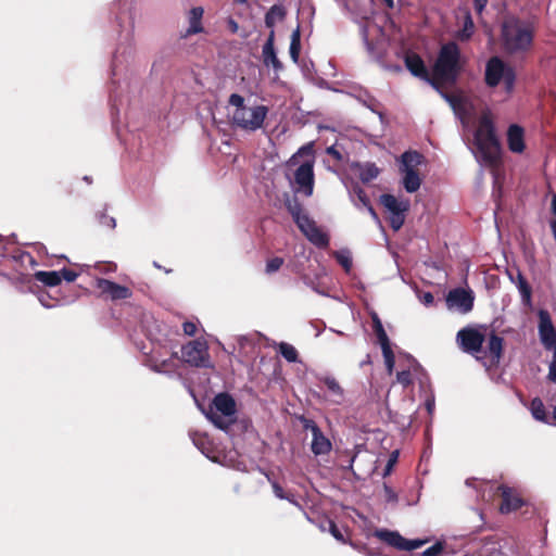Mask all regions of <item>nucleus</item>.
I'll return each instance as SVG.
<instances>
[{"label": "nucleus", "mask_w": 556, "mask_h": 556, "mask_svg": "<svg viewBox=\"0 0 556 556\" xmlns=\"http://www.w3.org/2000/svg\"><path fill=\"white\" fill-rule=\"evenodd\" d=\"M534 25L517 16L505 17L501 25V42L503 50L509 55H525L534 41Z\"/></svg>", "instance_id": "7ed1b4c3"}, {"label": "nucleus", "mask_w": 556, "mask_h": 556, "mask_svg": "<svg viewBox=\"0 0 556 556\" xmlns=\"http://www.w3.org/2000/svg\"><path fill=\"white\" fill-rule=\"evenodd\" d=\"M402 170L416 169L424 161V155L417 151H406L401 156Z\"/></svg>", "instance_id": "b1692460"}, {"label": "nucleus", "mask_w": 556, "mask_h": 556, "mask_svg": "<svg viewBox=\"0 0 556 556\" xmlns=\"http://www.w3.org/2000/svg\"><path fill=\"white\" fill-rule=\"evenodd\" d=\"M358 198L362 201L364 206H366L367 208H372L369 199L367 198V195L365 194V192L363 190H359Z\"/></svg>", "instance_id": "13d9d810"}, {"label": "nucleus", "mask_w": 556, "mask_h": 556, "mask_svg": "<svg viewBox=\"0 0 556 556\" xmlns=\"http://www.w3.org/2000/svg\"><path fill=\"white\" fill-rule=\"evenodd\" d=\"M11 257L14 262L20 263L22 266L29 265L30 267H35L37 265L35 257L26 251L16 250L12 253Z\"/></svg>", "instance_id": "473e14b6"}, {"label": "nucleus", "mask_w": 556, "mask_h": 556, "mask_svg": "<svg viewBox=\"0 0 556 556\" xmlns=\"http://www.w3.org/2000/svg\"><path fill=\"white\" fill-rule=\"evenodd\" d=\"M50 299V296L48 294H41L39 296V301L40 303L46 306V307H51L52 305L48 302V300Z\"/></svg>", "instance_id": "bf43d9fd"}, {"label": "nucleus", "mask_w": 556, "mask_h": 556, "mask_svg": "<svg viewBox=\"0 0 556 556\" xmlns=\"http://www.w3.org/2000/svg\"><path fill=\"white\" fill-rule=\"evenodd\" d=\"M489 0H473V8L478 14H481L485 9Z\"/></svg>", "instance_id": "864d4df0"}, {"label": "nucleus", "mask_w": 556, "mask_h": 556, "mask_svg": "<svg viewBox=\"0 0 556 556\" xmlns=\"http://www.w3.org/2000/svg\"><path fill=\"white\" fill-rule=\"evenodd\" d=\"M517 289L520 293L522 305L526 308L531 309L533 306V302H532V287L530 286V283L529 282L521 283L517 287Z\"/></svg>", "instance_id": "72a5a7b5"}, {"label": "nucleus", "mask_w": 556, "mask_h": 556, "mask_svg": "<svg viewBox=\"0 0 556 556\" xmlns=\"http://www.w3.org/2000/svg\"><path fill=\"white\" fill-rule=\"evenodd\" d=\"M464 64L460 49L455 41L442 45L432 65V86L455 85Z\"/></svg>", "instance_id": "20e7f679"}, {"label": "nucleus", "mask_w": 556, "mask_h": 556, "mask_svg": "<svg viewBox=\"0 0 556 556\" xmlns=\"http://www.w3.org/2000/svg\"><path fill=\"white\" fill-rule=\"evenodd\" d=\"M509 279L513 283H515L516 287H518L521 283L528 282L527 278L523 276V274L517 269L516 276L513 274H509Z\"/></svg>", "instance_id": "de8ad7c7"}, {"label": "nucleus", "mask_w": 556, "mask_h": 556, "mask_svg": "<svg viewBox=\"0 0 556 556\" xmlns=\"http://www.w3.org/2000/svg\"><path fill=\"white\" fill-rule=\"evenodd\" d=\"M330 440L323 433L320 429L314 430L313 440L311 444L312 452L318 455L328 454L331 451Z\"/></svg>", "instance_id": "aec40b11"}, {"label": "nucleus", "mask_w": 556, "mask_h": 556, "mask_svg": "<svg viewBox=\"0 0 556 556\" xmlns=\"http://www.w3.org/2000/svg\"><path fill=\"white\" fill-rule=\"evenodd\" d=\"M396 381L402 384L404 388L410 386L413 383V376L410 370H401L396 374Z\"/></svg>", "instance_id": "ea45409f"}, {"label": "nucleus", "mask_w": 556, "mask_h": 556, "mask_svg": "<svg viewBox=\"0 0 556 556\" xmlns=\"http://www.w3.org/2000/svg\"><path fill=\"white\" fill-rule=\"evenodd\" d=\"M383 490H384V493H386V496H387L388 501H396L397 500L396 493L387 483L383 484Z\"/></svg>", "instance_id": "603ef678"}, {"label": "nucleus", "mask_w": 556, "mask_h": 556, "mask_svg": "<svg viewBox=\"0 0 556 556\" xmlns=\"http://www.w3.org/2000/svg\"><path fill=\"white\" fill-rule=\"evenodd\" d=\"M529 409L535 420L544 424H549L545 405L540 397L536 396L531 400Z\"/></svg>", "instance_id": "a878e982"}, {"label": "nucleus", "mask_w": 556, "mask_h": 556, "mask_svg": "<svg viewBox=\"0 0 556 556\" xmlns=\"http://www.w3.org/2000/svg\"><path fill=\"white\" fill-rule=\"evenodd\" d=\"M406 68L415 77H418L432 85V73L430 74L421 56L415 52H407L404 56Z\"/></svg>", "instance_id": "dca6fc26"}, {"label": "nucleus", "mask_w": 556, "mask_h": 556, "mask_svg": "<svg viewBox=\"0 0 556 556\" xmlns=\"http://www.w3.org/2000/svg\"><path fill=\"white\" fill-rule=\"evenodd\" d=\"M300 52H301V31L300 26H298L291 35V42H290V58L294 63L299 62L300 59Z\"/></svg>", "instance_id": "cd10ccee"}, {"label": "nucleus", "mask_w": 556, "mask_h": 556, "mask_svg": "<svg viewBox=\"0 0 556 556\" xmlns=\"http://www.w3.org/2000/svg\"><path fill=\"white\" fill-rule=\"evenodd\" d=\"M279 352H280L281 356L289 363L298 362L299 353L293 345H291L287 342H281L279 344Z\"/></svg>", "instance_id": "c9c22d12"}, {"label": "nucleus", "mask_w": 556, "mask_h": 556, "mask_svg": "<svg viewBox=\"0 0 556 556\" xmlns=\"http://www.w3.org/2000/svg\"><path fill=\"white\" fill-rule=\"evenodd\" d=\"M96 218L99 222L100 226L103 228L112 230L116 226L115 218L108 215L105 211H99L96 215Z\"/></svg>", "instance_id": "e433bc0d"}, {"label": "nucleus", "mask_w": 556, "mask_h": 556, "mask_svg": "<svg viewBox=\"0 0 556 556\" xmlns=\"http://www.w3.org/2000/svg\"><path fill=\"white\" fill-rule=\"evenodd\" d=\"M350 545L353 546L354 548L359 549L361 552L365 553L368 556H376L377 555V553H375L374 551H371L370 548H368L365 545L359 547L357 544H355L353 542H350Z\"/></svg>", "instance_id": "6e6d98bb"}, {"label": "nucleus", "mask_w": 556, "mask_h": 556, "mask_svg": "<svg viewBox=\"0 0 556 556\" xmlns=\"http://www.w3.org/2000/svg\"><path fill=\"white\" fill-rule=\"evenodd\" d=\"M383 1H384L386 5H387L388 8H390V9H392V8L394 7V2H393V0H383Z\"/></svg>", "instance_id": "0e129e2a"}, {"label": "nucleus", "mask_w": 556, "mask_h": 556, "mask_svg": "<svg viewBox=\"0 0 556 556\" xmlns=\"http://www.w3.org/2000/svg\"><path fill=\"white\" fill-rule=\"evenodd\" d=\"M302 424L305 430H309L312 432V435L314 434V430L320 429L313 419L303 418Z\"/></svg>", "instance_id": "3c124183"}, {"label": "nucleus", "mask_w": 556, "mask_h": 556, "mask_svg": "<svg viewBox=\"0 0 556 556\" xmlns=\"http://www.w3.org/2000/svg\"><path fill=\"white\" fill-rule=\"evenodd\" d=\"M329 531L337 541L341 543H346V540L344 539L342 532L337 527L336 522L332 520H329Z\"/></svg>", "instance_id": "79ce46f5"}, {"label": "nucleus", "mask_w": 556, "mask_h": 556, "mask_svg": "<svg viewBox=\"0 0 556 556\" xmlns=\"http://www.w3.org/2000/svg\"><path fill=\"white\" fill-rule=\"evenodd\" d=\"M34 278L47 287H56L61 283V275L59 271L39 270L34 274Z\"/></svg>", "instance_id": "393cba45"}, {"label": "nucleus", "mask_w": 556, "mask_h": 556, "mask_svg": "<svg viewBox=\"0 0 556 556\" xmlns=\"http://www.w3.org/2000/svg\"><path fill=\"white\" fill-rule=\"evenodd\" d=\"M380 170L374 163H366L359 167V179L363 182H369L377 178Z\"/></svg>", "instance_id": "c756f323"}, {"label": "nucleus", "mask_w": 556, "mask_h": 556, "mask_svg": "<svg viewBox=\"0 0 556 556\" xmlns=\"http://www.w3.org/2000/svg\"><path fill=\"white\" fill-rule=\"evenodd\" d=\"M553 419H554V424L556 425V406L553 409Z\"/></svg>", "instance_id": "338daca9"}, {"label": "nucleus", "mask_w": 556, "mask_h": 556, "mask_svg": "<svg viewBox=\"0 0 556 556\" xmlns=\"http://www.w3.org/2000/svg\"><path fill=\"white\" fill-rule=\"evenodd\" d=\"M151 362H152L151 368L156 372H165L169 369V366H170L169 359H165L162 362H154V361H151Z\"/></svg>", "instance_id": "37998d69"}, {"label": "nucleus", "mask_w": 556, "mask_h": 556, "mask_svg": "<svg viewBox=\"0 0 556 556\" xmlns=\"http://www.w3.org/2000/svg\"><path fill=\"white\" fill-rule=\"evenodd\" d=\"M497 492L501 495L502 502L500 505V511L502 514H509L511 511H516L525 505L523 498L520 494L513 488H509L505 484H501L497 488Z\"/></svg>", "instance_id": "2eb2a0df"}, {"label": "nucleus", "mask_w": 556, "mask_h": 556, "mask_svg": "<svg viewBox=\"0 0 556 556\" xmlns=\"http://www.w3.org/2000/svg\"><path fill=\"white\" fill-rule=\"evenodd\" d=\"M371 321H372V330L377 337V340L381 346V350L390 349L391 343H390L389 337H388V334L383 328V325H382L377 313L371 314Z\"/></svg>", "instance_id": "5701e85b"}, {"label": "nucleus", "mask_w": 556, "mask_h": 556, "mask_svg": "<svg viewBox=\"0 0 556 556\" xmlns=\"http://www.w3.org/2000/svg\"><path fill=\"white\" fill-rule=\"evenodd\" d=\"M473 141L482 162L490 167H497L501 163V144L490 113L480 116Z\"/></svg>", "instance_id": "39448f33"}, {"label": "nucleus", "mask_w": 556, "mask_h": 556, "mask_svg": "<svg viewBox=\"0 0 556 556\" xmlns=\"http://www.w3.org/2000/svg\"><path fill=\"white\" fill-rule=\"evenodd\" d=\"M287 16V9L282 4H274L265 14L266 27L274 30L277 22H282Z\"/></svg>", "instance_id": "4be33fe9"}, {"label": "nucleus", "mask_w": 556, "mask_h": 556, "mask_svg": "<svg viewBox=\"0 0 556 556\" xmlns=\"http://www.w3.org/2000/svg\"><path fill=\"white\" fill-rule=\"evenodd\" d=\"M421 302H422L425 305H427V306H429V305L433 304V302H434V296H433V294H432L431 292H425V293L422 294V296H421Z\"/></svg>", "instance_id": "4d7b16f0"}, {"label": "nucleus", "mask_w": 556, "mask_h": 556, "mask_svg": "<svg viewBox=\"0 0 556 556\" xmlns=\"http://www.w3.org/2000/svg\"><path fill=\"white\" fill-rule=\"evenodd\" d=\"M372 535L387 545L394 547L399 551H414L421 547L427 541L426 540H408L401 535L397 531L389 529H376Z\"/></svg>", "instance_id": "f8f14e48"}, {"label": "nucleus", "mask_w": 556, "mask_h": 556, "mask_svg": "<svg viewBox=\"0 0 556 556\" xmlns=\"http://www.w3.org/2000/svg\"><path fill=\"white\" fill-rule=\"evenodd\" d=\"M228 26H229V29L231 30V33H237L238 31L239 26H238V23L236 21L230 18L228 21Z\"/></svg>", "instance_id": "052dcab7"}, {"label": "nucleus", "mask_w": 556, "mask_h": 556, "mask_svg": "<svg viewBox=\"0 0 556 556\" xmlns=\"http://www.w3.org/2000/svg\"><path fill=\"white\" fill-rule=\"evenodd\" d=\"M549 226H551V229L553 231V235H554V238L556 241V220L555 219L551 220Z\"/></svg>", "instance_id": "680f3d73"}, {"label": "nucleus", "mask_w": 556, "mask_h": 556, "mask_svg": "<svg viewBox=\"0 0 556 556\" xmlns=\"http://www.w3.org/2000/svg\"><path fill=\"white\" fill-rule=\"evenodd\" d=\"M388 215L386 216L387 222L390 227L397 231L401 229L405 222V211H386Z\"/></svg>", "instance_id": "7c9ffc66"}, {"label": "nucleus", "mask_w": 556, "mask_h": 556, "mask_svg": "<svg viewBox=\"0 0 556 556\" xmlns=\"http://www.w3.org/2000/svg\"><path fill=\"white\" fill-rule=\"evenodd\" d=\"M459 348L482 362L484 366H497L503 357L504 339L491 330L488 334L486 350H482L485 336L470 327L460 329L456 336Z\"/></svg>", "instance_id": "f257e3e1"}, {"label": "nucleus", "mask_w": 556, "mask_h": 556, "mask_svg": "<svg viewBox=\"0 0 556 556\" xmlns=\"http://www.w3.org/2000/svg\"><path fill=\"white\" fill-rule=\"evenodd\" d=\"M292 217L304 237L316 248L327 249L330 243L329 235L311 218L307 211H290Z\"/></svg>", "instance_id": "6e6552de"}, {"label": "nucleus", "mask_w": 556, "mask_h": 556, "mask_svg": "<svg viewBox=\"0 0 556 556\" xmlns=\"http://www.w3.org/2000/svg\"><path fill=\"white\" fill-rule=\"evenodd\" d=\"M326 153L328 155L332 156L337 161H341L342 160L341 153L333 146L332 147H328L326 149Z\"/></svg>", "instance_id": "5fc2aeb1"}, {"label": "nucleus", "mask_w": 556, "mask_h": 556, "mask_svg": "<svg viewBox=\"0 0 556 556\" xmlns=\"http://www.w3.org/2000/svg\"><path fill=\"white\" fill-rule=\"evenodd\" d=\"M432 406H433V404H431V403H428V404H427V408H428V410H429V412H431Z\"/></svg>", "instance_id": "774afa93"}, {"label": "nucleus", "mask_w": 556, "mask_h": 556, "mask_svg": "<svg viewBox=\"0 0 556 556\" xmlns=\"http://www.w3.org/2000/svg\"><path fill=\"white\" fill-rule=\"evenodd\" d=\"M285 261L282 257L275 256L267 261L265 271L267 274H273L278 271L283 265Z\"/></svg>", "instance_id": "58836bf2"}, {"label": "nucleus", "mask_w": 556, "mask_h": 556, "mask_svg": "<svg viewBox=\"0 0 556 556\" xmlns=\"http://www.w3.org/2000/svg\"><path fill=\"white\" fill-rule=\"evenodd\" d=\"M317 379L324 383L328 391L336 397L333 402L341 404L344 397V390L340 386L339 381L331 375H320L317 377Z\"/></svg>", "instance_id": "412c9836"}, {"label": "nucleus", "mask_w": 556, "mask_h": 556, "mask_svg": "<svg viewBox=\"0 0 556 556\" xmlns=\"http://www.w3.org/2000/svg\"><path fill=\"white\" fill-rule=\"evenodd\" d=\"M403 185L407 192H415L419 189L421 179L417 169L403 170Z\"/></svg>", "instance_id": "bb28decb"}, {"label": "nucleus", "mask_w": 556, "mask_h": 556, "mask_svg": "<svg viewBox=\"0 0 556 556\" xmlns=\"http://www.w3.org/2000/svg\"><path fill=\"white\" fill-rule=\"evenodd\" d=\"M473 302V292L464 288L452 289L446 295L447 307H456L463 314H467L472 311Z\"/></svg>", "instance_id": "ddd939ff"}, {"label": "nucleus", "mask_w": 556, "mask_h": 556, "mask_svg": "<svg viewBox=\"0 0 556 556\" xmlns=\"http://www.w3.org/2000/svg\"><path fill=\"white\" fill-rule=\"evenodd\" d=\"M369 212H370L371 216H372V217L377 220V223L380 225V219H379V217H378V215H377V211L371 210V211H369Z\"/></svg>", "instance_id": "e2e57ef3"}, {"label": "nucleus", "mask_w": 556, "mask_h": 556, "mask_svg": "<svg viewBox=\"0 0 556 556\" xmlns=\"http://www.w3.org/2000/svg\"><path fill=\"white\" fill-rule=\"evenodd\" d=\"M483 79L485 86L491 89L503 84L505 93L511 96L517 83V72L514 66L506 63L501 56L493 55L485 63Z\"/></svg>", "instance_id": "423d86ee"}, {"label": "nucleus", "mask_w": 556, "mask_h": 556, "mask_svg": "<svg viewBox=\"0 0 556 556\" xmlns=\"http://www.w3.org/2000/svg\"><path fill=\"white\" fill-rule=\"evenodd\" d=\"M315 150L314 142L302 146L288 161L287 168L292 170L289 177L295 193L311 197L315 186Z\"/></svg>", "instance_id": "f03ea898"}, {"label": "nucleus", "mask_w": 556, "mask_h": 556, "mask_svg": "<svg viewBox=\"0 0 556 556\" xmlns=\"http://www.w3.org/2000/svg\"><path fill=\"white\" fill-rule=\"evenodd\" d=\"M96 288L102 296L112 301L126 300L132 295V291L128 287L104 278H98L96 280Z\"/></svg>", "instance_id": "4468645a"}, {"label": "nucleus", "mask_w": 556, "mask_h": 556, "mask_svg": "<svg viewBox=\"0 0 556 556\" xmlns=\"http://www.w3.org/2000/svg\"><path fill=\"white\" fill-rule=\"evenodd\" d=\"M443 551L441 543H435L422 552V556H438Z\"/></svg>", "instance_id": "a18cd8bd"}, {"label": "nucleus", "mask_w": 556, "mask_h": 556, "mask_svg": "<svg viewBox=\"0 0 556 556\" xmlns=\"http://www.w3.org/2000/svg\"><path fill=\"white\" fill-rule=\"evenodd\" d=\"M475 31V24L470 13H467L464 18L463 28L456 34V38L460 41H468Z\"/></svg>", "instance_id": "c85d7f7f"}, {"label": "nucleus", "mask_w": 556, "mask_h": 556, "mask_svg": "<svg viewBox=\"0 0 556 556\" xmlns=\"http://www.w3.org/2000/svg\"><path fill=\"white\" fill-rule=\"evenodd\" d=\"M539 317V338L547 351H552L553 356L548 366L547 379L556 383V328L554 327L551 314L547 309H540Z\"/></svg>", "instance_id": "0eeeda50"}, {"label": "nucleus", "mask_w": 556, "mask_h": 556, "mask_svg": "<svg viewBox=\"0 0 556 556\" xmlns=\"http://www.w3.org/2000/svg\"><path fill=\"white\" fill-rule=\"evenodd\" d=\"M274 494L280 500H289L290 497L286 494L283 488L276 481L271 482Z\"/></svg>", "instance_id": "49530a36"}, {"label": "nucleus", "mask_w": 556, "mask_h": 556, "mask_svg": "<svg viewBox=\"0 0 556 556\" xmlns=\"http://www.w3.org/2000/svg\"><path fill=\"white\" fill-rule=\"evenodd\" d=\"M61 275V280L64 279L67 282H73L78 277V274L72 269L63 268L59 271Z\"/></svg>", "instance_id": "c03bdc74"}, {"label": "nucleus", "mask_w": 556, "mask_h": 556, "mask_svg": "<svg viewBox=\"0 0 556 556\" xmlns=\"http://www.w3.org/2000/svg\"><path fill=\"white\" fill-rule=\"evenodd\" d=\"M213 407L216 412L211 410L207 414L208 419L219 429L225 430L229 424L225 417H230L236 414V402L233 397L226 393H218L213 400Z\"/></svg>", "instance_id": "9d476101"}, {"label": "nucleus", "mask_w": 556, "mask_h": 556, "mask_svg": "<svg viewBox=\"0 0 556 556\" xmlns=\"http://www.w3.org/2000/svg\"><path fill=\"white\" fill-rule=\"evenodd\" d=\"M204 15V9L202 7H194L188 13V23L189 26L181 35L182 38H188L190 36L200 34L204 31V27L202 25V18Z\"/></svg>", "instance_id": "6ab92c4d"}, {"label": "nucleus", "mask_w": 556, "mask_h": 556, "mask_svg": "<svg viewBox=\"0 0 556 556\" xmlns=\"http://www.w3.org/2000/svg\"><path fill=\"white\" fill-rule=\"evenodd\" d=\"M508 149L514 153H522L526 149L523 128L517 124H513L507 130Z\"/></svg>", "instance_id": "f3484780"}, {"label": "nucleus", "mask_w": 556, "mask_h": 556, "mask_svg": "<svg viewBox=\"0 0 556 556\" xmlns=\"http://www.w3.org/2000/svg\"><path fill=\"white\" fill-rule=\"evenodd\" d=\"M332 256L342 266L346 274L351 271L353 262L349 250L333 251Z\"/></svg>", "instance_id": "2f4dec72"}, {"label": "nucleus", "mask_w": 556, "mask_h": 556, "mask_svg": "<svg viewBox=\"0 0 556 556\" xmlns=\"http://www.w3.org/2000/svg\"><path fill=\"white\" fill-rule=\"evenodd\" d=\"M267 114L268 108L265 105L235 110L232 113V124L243 130L255 131L263 126Z\"/></svg>", "instance_id": "1a4fd4ad"}, {"label": "nucleus", "mask_w": 556, "mask_h": 556, "mask_svg": "<svg viewBox=\"0 0 556 556\" xmlns=\"http://www.w3.org/2000/svg\"><path fill=\"white\" fill-rule=\"evenodd\" d=\"M181 359L192 367H211L208 346L206 342L201 340H193L182 345Z\"/></svg>", "instance_id": "9b49d317"}, {"label": "nucleus", "mask_w": 556, "mask_h": 556, "mask_svg": "<svg viewBox=\"0 0 556 556\" xmlns=\"http://www.w3.org/2000/svg\"><path fill=\"white\" fill-rule=\"evenodd\" d=\"M397 454H399L397 452H394L390 456V458H389V460H388V463L386 465L383 476H388L392 471V468H393L394 464L397 460Z\"/></svg>", "instance_id": "8fccbe9b"}, {"label": "nucleus", "mask_w": 556, "mask_h": 556, "mask_svg": "<svg viewBox=\"0 0 556 556\" xmlns=\"http://www.w3.org/2000/svg\"><path fill=\"white\" fill-rule=\"evenodd\" d=\"M228 103L232 106H235V110H240V109H248L249 106H247L244 104V98L239 94V93H232L230 94L229 99H228Z\"/></svg>", "instance_id": "a19ab883"}, {"label": "nucleus", "mask_w": 556, "mask_h": 556, "mask_svg": "<svg viewBox=\"0 0 556 556\" xmlns=\"http://www.w3.org/2000/svg\"><path fill=\"white\" fill-rule=\"evenodd\" d=\"M379 203L383 208H408V204H403L394 195L384 193L380 195Z\"/></svg>", "instance_id": "f704fd0d"}, {"label": "nucleus", "mask_w": 556, "mask_h": 556, "mask_svg": "<svg viewBox=\"0 0 556 556\" xmlns=\"http://www.w3.org/2000/svg\"><path fill=\"white\" fill-rule=\"evenodd\" d=\"M382 354H383L387 371H388V374L391 375L393 372L394 365H395L394 353H393L392 349L390 348V349L382 350Z\"/></svg>", "instance_id": "4c0bfd02"}, {"label": "nucleus", "mask_w": 556, "mask_h": 556, "mask_svg": "<svg viewBox=\"0 0 556 556\" xmlns=\"http://www.w3.org/2000/svg\"><path fill=\"white\" fill-rule=\"evenodd\" d=\"M197 325L193 323V321H185L182 324V330L185 332V334L189 336V337H192L197 332Z\"/></svg>", "instance_id": "09e8293b"}, {"label": "nucleus", "mask_w": 556, "mask_h": 556, "mask_svg": "<svg viewBox=\"0 0 556 556\" xmlns=\"http://www.w3.org/2000/svg\"><path fill=\"white\" fill-rule=\"evenodd\" d=\"M551 208H556V194L553 195Z\"/></svg>", "instance_id": "69168bd1"}, {"label": "nucleus", "mask_w": 556, "mask_h": 556, "mask_svg": "<svg viewBox=\"0 0 556 556\" xmlns=\"http://www.w3.org/2000/svg\"><path fill=\"white\" fill-rule=\"evenodd\" d=\"M275 30H270L268 38L266 42L263 46L262 55L263 61L266 66L271 65L275 71H281L282 70V63L277 58L276 51H275Z\"/></svg>", "instance_id": "a211bd4d"}]
</instances>
